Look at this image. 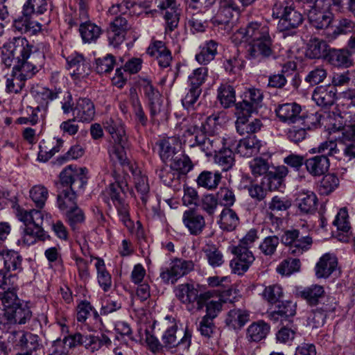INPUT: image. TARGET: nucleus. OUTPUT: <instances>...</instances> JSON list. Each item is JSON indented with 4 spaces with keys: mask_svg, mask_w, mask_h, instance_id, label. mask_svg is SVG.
<instances>
[{
    "mask_svg": "<svg viewBox=\"0 0 355 355\" xmlns=\"http://www.w3.org/2000/svg\"><path fill=\"white\" fill-rule=\"evenodd\" d=\"M218 118L209 116L200 125L194 124L184 132V144L189 148L198 147L207 156L214 155V162L222 171H227L234 164V154L224 148L225 139L215 135Z\"/></svg>",
    "mask_w": 355,
    "mask_h": 355,
    "instance_id": "f257e3e1",
    "label": "nucleus"
},
{
    "mask_svg": "<svg viewBox=\"0 0 355 355\" xmlns=\"http://www.w3.org/2000/svg\"><path fill=\"white\" fill-rule=\"evenodd\" d=\"M28 41L21 37H14L4 44L1 52L2 62L7 67L12 66L13 71H19L20 76L31 77L44 64V55L40 51H33Z\"/></svg>",
    "mask_w": 355,
    "mask_h": 355,
    "instance_id": "f03ea898",
    "label": "nucleus"
},
{
    "mask_svg": "<svg viewBox=\"0 0 355 355\" xmlns=\"http://www.w3.org/2000/svg\"><path fill=\"white\" fill-rule=\"evenodd\" d=\"M236 44L247 42L246 58L248 59L268 58L273 55V41L269 27L258 21L249 22L240 28L232 36Z\"/></svg>",
    "mask_w": 355,
    "mask_h": 355,
    "instance_id": "7ed1b4c3",
    "label": "nucleus"
},
{
    "mask_svg": "<svg viewBox=\"0 0 355 355\" xmlns=\"http://www.w3.org/2000/svg\"><path fill=\"white\" fill-rule=\"evenodd\" d=\"M86 168L66 167L60 173V183L58 186L57 203L62 211L76 208L78 189H82L87 183Z\"/></svg>",
    "mask_w": 355,
    "mask_h": 355,
    "instance_id": "20e7f679",
    "label": "nucleus"
},
{
    "mask_svg": "<svg viewBox=\"0 0 355 355\" xmlns=\"http://www.w3.org/2000/svg\"><path fill=\"white\" fill-rule=\"evenodd\" d=\"M272 17L279 19L277 29L280 32L291 34L295 33L304 21L302 14L295 8L293 1L277 2L272 8Z\"/></svg>",
    "mask_w": 355,
    "mask_h": 355,
    "instance_id": "39448f33",
    "label": "nucleus"
},
{
    "mask_svg": "<svg viewBox=\"0 0 355 355\" xmlns=\"http://www.w3.org/2000/svg\"><path fill=\"white\" fill-rule=\"evenodd\" d=\"M104 128L115 143L109 151L110 160L114 165L127 164L128 158L125 148L127 146L128 137L124 125L120 120L110 118L104 123Z\"/></svg>",
    "mask_w": 355,
    "mask_h": 355,
    "instance_id": "423d86ee",
    "label": "nucleus"
},
{
    "mask_svg": "<svg viewBox=\"0 0 355 355\" xmlns=\"http://www.w3.org/2000/svg\"><path fill=\"white\" fill-rule=\"evenodd\" d=\"M16 215L25 225L24 230V243L31 245L35 242L37 238L44 239L45 234L42 227L44 216L41 211L37 209L27 211L18 208Z\"/></svg>",
    "mask_w": 355,
    "mask_h": 355,
    "instance_id": "0eeeda50",
    "label": "nucleus"
},
{
    "mask_svg": "<svg viewBox=\"0 0 355 355\" xmlns=\"http://www.w3.org/2000/svg\"><path fill=\"white\" fill-rule=\"evenodd\" d=\"M175 294L182 303L191 305L197 310H201L213 296L210 291L199 293L194 285L189 283L178 285L175 289Z\"/></svg>",
    "mask_w": 355,
    "mask_h": 355,
    "instance_id": "6e6552de",
    "label": "nucleus"
},
{
    "mask_svg": "<svg viewBox=\"0 0 355 355\" xmlns=\"http://www.w3.org/2000/svg\"><path fill=\"white\" fill-rule=\"evenodd\" d=\"M127 188L126 181L121 180L110 184L105 191V194L109 198V200L106 201L107 203L110 205V200L112 202L121 216V220L125 225H128L127 222H130L127 205L125 203L123 198Z\"/></svg>",
    "mask_w": 355,
    "mask_h": 355,
    "instance_id": "1a4fd4ad",
    "label": "nucleus"
},
{
    "mask_svg": "<svg viewBox=\"0 0 355 355\" xmlns=\"http://www.w3.org/2000/svg\"><path fill=\"white\" fill-rule=\"evenodd\" d=\"M281 241L288 246V252L294 257H299L311 248L312 238L309 235H303L298 230H286L282 235Z\"/></svg>",
    "mask_w": 355,
    "mask_h": 355,
    "instance_id": "9d476101",
    "label": "nucleus"
},
{
    "mask_svg": "<svg viewBox=\"0 0 355 355\" xmlns=\"http://www.w3.org/2000/svg\"><path fill=\"white\" fill-rule=\"evenodd\" d=\"M8 340L13 345L26 349V352H31L32 354H35L42 347L37 335L24 331H12L9 332Z\"/></svg>",
    "mask_w": 355,
    "mask_h": 355,
    "instance_id": "9b49d317",
    "label": "nucleus"
},
{
    "mask_svg": "<svg viewBox=\"0 0 355 355\" xmlns=\"http://www.w3.org/2000/svg\"><path fill=\"white\" fill-rule=\"evenodd\" d=\"M193 268L194 263L192 261L175 259L169 268L162 269L160 277L165 283L175 284L181 277L193 270Z\"/></svg>",
    "mask_w": 355,
    "mask_h": 355,
    "instance_id": "f8f14e48",
    "label": "nucleus"
},
{
    "mask_svg": "<svg viewBox=\"0 0 355 355\" xmlns=\"http://www.w3.org/2000/svg\"><path fill=\"white\" fill-rule=\"evenodd\" d=\"M263 100V94L260 89L250 88L243 95V101L235 104L236 113L252 114L257 111Z\"/></svg>",
    "mask_w": 355,
    "mask_h": 355,
    "instance_id": "ddd939ff",
    "label": "nucleus"
},
{
    "mask_svg": "<svg viewBox=\"0 0 355 355\" xmlns=\"http://www.w3.org/2000/svg\"><path fill=\"white\" fill-rule=\"evenodd\" d=\"M182 222L190 234L193 236L200 235L206 226L205 217L193 208L184 211Z\"/></svg>",
    "mask_w": 355,
    "mask_h": 355,
    "instance_id": "4468645a",
    "label": "nucleus"
},
{
    "mask_svg": "<svg viewBox=\"0 0 355 355\" xmlns=\"http://www.w3.org/2000/svg\"><path fill=\"white\" fill-rule=\"evenodd\" d=\"M95 112L94 103L87 98H78L73 110L75 119L80 122L92 121L94 118Z\"/></svg>",
    "mask_w": 355,
    "mask_h": 355,
    "instance_id": "2eb2a0df",
    "label": "nucleus"
},
{
    "mask_svg": "<svg viewBox=\"0 0 355 355\" xmlns=\"http://www.w3.org/2000/svg\"><path fill=\"white\" fill-rule=\"evenodd\" d=\"M308 19L316 29H324L331 24L333 15L325 8H311L308 12Z\"/></svg>",
    "mask_w": 355,
    "mask_h": 355,
    "instance_id": "dca6fc26",
    "label": "nucleus"
},
{
    "mask_svg": "<svg viewBox=\"0 0 355 355\" xmlns=\"http://www.w3.org/2000/svg\"><path fill=\"white\" fill-rule=\"evenodd\" d=\"M157 173L165 185L177 191L180 189L182 182H184L185 179L182 177V174L168 165L157 170Z\"/></svg>",
    "mask_w": 355,
    "mask_h": 355,
    "instance_id": "f3484780",
    "label": "nucleus"
},
{
    "mask_svg": "<svg viewBox=\"0 0 355 355\" xmlns=\"http://www.w3.org/2000/svg\"><path fill=\"white\" fill-rule=\"evenodd\" d=\"M176 331L177 327L175 326H172L165 331L162 336L163 347L172 348L182 345L185 348H188L191 345V334L186 329L183 338L178 340L176 336Z\"/></svg>",
    "mask_w": 355,
    "mask_h": 355,
    "instance_id": "a211bd4d",
    "label": "nucleus"
},
{
    "mask_svg": "<svg viewBox=\"0 0 355 355\" xmlns=\"http://www.w3.org/2000/svg\"><path fill=\"white\" fill-rule=\"evenodd\" d=\"M325 61L338 67H349L352 64L351 53L346 49H329Z\"/></svg>",
    "mask_w": 355,
    "mask_h": 355,
    "instance_id": "6ab92c4d",
    "label": "nucleus"
},
{
    "mask_svg": "<svg viewBox=\"0 0 355 355\" xmlns=\"http://www.w3.org/2000/svg\"><path fill=\"white\" fill-rule=\"evenodd\" d=\"M301 106L295 103L279 105L275 113L282 122L296 123L301 112Z\"/></svg>",
    "mask_w": 355,
    "mask_h": 355,
    "instance_id": "aec40b11",
    "label": "nucleus"
},
{
    "mask_svg": "<svg viewBox=\"0 0 355 355\" xmlns=\"http://www.w3.org/2000/svg\"><path fill=\"white\" fill-rule=\"evenodd\" d=\"M159 156L162 161H171L180 152V142L176 137H169L162 140L159 144Z\"/></svg>",
    "mask_w": 355,
    "mask_h": 355,
    "instance_id": "412c9836",
    "label": "nucleus"
},
{
    "mask_svg": "<svg viewBox=\"0 0 355 355\" xmlns=\"http://www.w3.org/2000/svg\"><path fill=\"white\" fill-rule=\"evenodd\" d=\"M263 178V182L266 183L268 190H277L282 184L283 179L288 175V170L285 166L272 167Z\"/></svg>",
    "mask_w": 355,
    "mask_h": 355,
    "instance_id": "4be33fe9",
    "label": "nucleus"
},
{
    "mask_svg": "<svg viewBox=\"0 0 355 355\" xmlns=\"http://www.w3.org/2000/svg\"><path fill=\"white\" fill-rule=\"evenodd\" d=\"M338 265L336 257L329 253L324 254L315 266L318 278H327L336 270Z\"/></svg>",
    "mask_w": 355,
    "mask_h": 355,
    "instance_id": "5701e85b",
    "label": "nucleus"
},
{
    "mask_svg": "<svg viewBox=\"0 0 355 355\" xmlns=\"http://www.w3.org/2000/svg\"><path fill=\"white\" fill-rule=\"evenodd\" d=\"M336 96V89L334 87H318L312 95L313 100L321 107L332 105L335 102Z\"/></svg>",
    "mask_w": 355,
    "mask_h": 355,
    "instance_id": "b1692460",
    "label": "nucleus"
},
{
    "mask_svg": "<svg viewBox=\"0 0 355 355\" xmlns=\"http://www.w3.org/2000/svg\"><path fill=\"white\" fill-rule=\"evenodd\" d=\"M295 315V305L291 301L282 302L277 306V309L269 313L270 320L290 323L291 318Z\"/></svg>",
    "mask_w": 355,
    "mask_h": 355,
    "instance_id": "393cba45",
    "label": "nucleus"
},
{
    "mask_svg": "<svg viewBox=\"0 0 355 355\" xmlns=\"http://www.w3.org/2000/svg\"><path fill=\"white\" fill-rule=\"evenodd\" d=\"M297 296L304 300L309 305H317L324 299V290L322 286L313 284L297 291Z\"/></svg>",
    "mask_w": 355,
    "mask_h": 355,
    "instance_id": "a878e982",
    "label": "nucleus"
},
{
    "mask_svg": "<svg viewBox=\"0 0 355 355\" xmlns=\"http://www.w3.org/2000/svg\"><path fill=\"white\" fill-rule=\"evenodd\" d=\"M305 166L313 176H320L329 168V159L325 155H317L306 159Z\"/></svg>",
    "mask_w": 355,
    "mask_h": 355,
    "instance_id": "bb28decb",
    "label": "nucleus"
},
{
    "mask_svg": "<svg viewBox=\"0 0 355 355\" xmlns=\"http://www.w3.org/2000/svg\"><path fill=\"white\" fill-rule=\"evenodd\" d=\"M7 320L11 323L25 324L27 320L31 318V311L27 304L23 302L19 304L8 309L6 313H4Z\"/></svg>",
    "mask_w": 355,
    "mask_h": 355,
    "instance_id": "cd10ccee",
    "label": "nucleus"
},
{
    "mask_svg": "<svg viewBox=\"0 0 355 355\" xmlns=\"http://www.w3.org/2000/svg\"><path fill=\"white\" fill-rule=\"evenodd\" d=\"M250 320L249 311L244 309L234 308L227 313L225 323L234 329H240Z\"/></svg>",
    "mask_w": 355,
    "mask_h": 355,
    "instance_id": "c85d7f7f",
    "label": "nucleus"
},
{
    "mask_svg": "<svg viewBox=\"0 0 355 355\" xmlns=\"http://www.w3.org/2000/svg\"><path fill=\"white\" fill-rule=\"evenodd\" d=\"M260 141L254 135L241 139L236 145V150L243 157H251L259 152Z\"/></svg>",
    "mask_w": 355,
    "mask_h": 355,
    "instance_id": "c756f323",
    "label": "nucleus"
},
{
    "mask_svg": "<svg viewBox=\"0 0 355 355\" xmlns=\"http://www.w3.org/2000/svg\"><path fill=\"white\" fill-rule=\"evenodd\" d=\"M270 325L263 320L252 323L247 329L246 338L249 342H259L270 332Z\"/></svg>",
    "mask_w": 355,
    "mask_h": 355,
    "instance_id": "7c9ffc66",
    "label": "nucleus"
},
{
    "mask_svg": "<svg viewBox=\"0 0 355 355\" xmlns=\"http://www.w3.org/2000/svg\"><path fill=\"white\" fill-rule=\"evenodd\" d=\"M237 119L236 121V128L237 132L241 135L252 134L261 129V123L259 119H254L252 121H248V117L251 114H241L236 113Z\"/></svg>",
    "mask_w": 355,
    "mask_h": 355,
    "instance_id": "2f4dec72",
    "label": "nucleus"
},
{
    "mask_svg": "<svg viewBox=\"0 0 355 355\" xmlns=\"http://www.w3.org/2000/svg\"><path fill=\"white\" fill-rule=\"evenodd\" d=\"M0 257L3 261V270L5 271L21 270L22 257L17 252L5 248Z\"/></svg>",
    "mask_w": 355,
    "mask_h": 355,
    "instance_id": "473e14b6",
    "label": "nucleus"
},
{
    "mask_svg": "<svg viewBox=\"0 0 355 355\" xmlns=\"http://www.w3.org/2000/svg\"><path fill=\"white\" fill-rule=\"evenodd\" d=\"M298 208L302 212L311 214L317 209L318 198L311 191H302L297 198Z\"/></svg>",
    "mask_w": 355,
    "mask_h": 355,
    "instance_id": "72a5a7b5",
    "label": "nucleus"
},
{
    "mask_svg": "<svg viewBox=\"0 0 355 355\" xmlns=\"http://www.w3.org/2000/svg\"><path fill=\"white\" fill-rule=\"evenodd\" d=\"M329 45L322 40L313 38L309 40L306 50V55L312 59L323 58L325 60V56L329 49Z\"/></svg>",
    "mask_w": 355,
    "mask_h": 355,
    "instance_id": "f704fd0d",
    "label": "nucleus"
},
{
    "mask_svg": "<svg viewBox=\"0 0 355 355\" xmlns=\"http://www.w3.org/2000/svg\"><path fill=\"white\" fill-rule=\"evenodd\" d=\"M62 144L63 141L61 139H57L55 141L53 139L42 142L40 145L38 159L43 162L48 161L56 153L60 151Z\"/></svg>",
    "mask_w": 355,
    "mask_h": 355,
    "instance_id": "c9c22d12",
    "label": "nucleus"
},
{
    "mask_svg": "<svg viewBox=\"0 0 355 355\" xmlns=\"http://www.w3.org/2000/svg\"><path fill=\"white\" fill-rule=\"evenodd\" d=\"M67 62L73 74L77 77H85L90 71L89 64L82 55L69 56Z\"/></svg>",
    "mask_w": 355,
    "mask_h": 355,
    "instance_id": "e433bc0d",
    "label": "nucleus"
},
{
    "mask_svg": "<svg viewBox=\"0 0 355 355\" xmlns=\"http://www.w3.org/2000/svg\"><path fill=\"white\" fill-rule=\"evenodd\" d=\"M31 15H26L23 13V16L14 21L13 26L15 30L21 33H29L33 35L40 30V24L31 20Z\"/></svg>",
    "mask_w": 355,
    "mask_h": 355,
    "instance_id": "4c0bfd02",
    "label": "nucleus"
},
{
    "mask_svg": "<svg viewBox=\"0 0 355 355\" xmlns=\"http://www.w3.org/2000/svg\"><path fill=\"white\" fill-rule=\"evenodd\" d=\"M218 43L214 40L206 42L196 59L201 64H207L213 60L217 53Z\"/></svg>",
    "mask_w": 355,
    "mask_h": 355,
    "instance_id": "58836bf2",
    "label": "nucleus"
},
{
    "mask_svg": "<svg viewBox=\"0 0 355 355\" xmlns=\"http://www.w3.org/2000/svg\"><path fill=\"white\" fill-rule=\"evenodd\" d=\"M79 31L84 42H95L101 33V29L96 24L85 21L80 23Z\"/></svg>",
    "mask_w": 355,
    "mask_h": 355,
    "instance_id": "ea45409f",
    "label": "nucleus"
},
{
    "mask_svg": "<svg viewBox=\"0 0 355 355\" xmlns=\"http://www.w3.org/2000/svg\"><path fill=\"white\" fill-rule=\"evenodd\" d=\"M134 182L135 189L140 195L142 204L146 205L148 200L150 191L148 178L140 172L135 173H134Z\"/></svg>",
    "mask_w": 355,
    "mask_h": 355,
    "instance_id": "a19ab883",
    "label": "nucleus"
},
{
    "mask_svg": "<svg viewBox=\"0 0 355 355\" xmlns=\"http://www.w3.org/2000/svg\"><path fill=\"white\" fill-rule=\"evenodd\" d=\"M218 99L225 108L235 105L236 95L233 87L228 84H222L218 89Z\"/></svg>",
    "mask_w": 355,
    "mask_h": 355,
    "instance_id": "79ce46f5",
    "label": "nucleus"
},
{
    "mask_svg": "<svg viewBox=\"0 0 355 355\" xmlns=\"http://www.w3.org/2000/svg\"><path fill=\"white\" fill-rule=\"evenodd\" d=\"M239 223L236 213L230 208L224 209L220 215V227L227 231L234 230Z\"/></svg>",
    "mask_w": 355,
    "mask_h": 355,
    "instance_id": "37998d69",
    "label": "nucleus"
},
{
    "mask_svg": "<svg viewBox=\"0 0 355 355\" xmlns=\"http://www.w3.org/2000/svg\"><path fill=\"white\" fill-rule=\"evenodd\" d=\"M334 307L332 304H327L325 308L316 309L313 310L308 318V322L313 328H319L324 325L327 318V312L333 311Z\"/></svg>",
    "mask_w": 355,
    "mask_h": 355,
    "instance_id": "c03bdc74",
    "label": "nucleus"
},
{
    "mask_svg": "<svg viewBox=\"0 0 355 355\" xmlns=\"http://www.w3.org/2000/svg\"><path fill=\"white\" fill-rule=\"evenodd\" d=\"M61 94L60 89L51 90L47 88H42L40 92L37 93L35 96L37 101L40 104L37 107V110L45 111L47 108L49 102L59 97Z\"/></svg>",
    "mask_w": 355,
    "mask_h": 355,
    "instance_id": "a18cd8bd",
    "label": "nucleus"
},
{
    "mask_svg": "<svg viewBox=\"0 0 355 355\" xmlns=\"http://www.w3.org/2000/svg\"><path fill=\"white\" fill-rule=\"evenodd\" d=\"M221 180V175L216 172L203 171L198 177L197 183L200 187L211 190L217 187Z\"/></svg>",
    "mask_w": 355,
    "mask_h": 355,
    "instance_id": "49530a36",
    "label": "nucleus"
},
{
    "mask_svg": "<svg viewBox=\"0 0 355 355\" xmlns=\"http://www.w3.org/2000/svg\"><path fill=\"white\" fill-rule=\"evenodd\" d=\"M340 117L345 120L344 125L338 128L343 130V137L345 139H355V112H343Z\"/></svg>",
    "mask_w": 355,
    "mask_h": 355,
    "instance_id": "de8ad7c7",
    "label": "nucleus"
},
{
    "mask_svg": "<svg viewBox=\"0 0 355 355\" xmlns=\"http://www.w3.org/2000/svg\"><path fill=\"white\" fill-rule=\"evenodd\" d=\"M170 166L175 171L182 174V177L185 178L186 174L192 168L191 161L189 157L181 152L175 156L171 160Z\"/></svg>",
    "mask_w": 355,
    "mask_h": 355,
    "instance_id": "09e8293b",
    "label": "nucleus"
},
{
    "mask_svg": "<svg viewBox=\"0 0 355 355\" xmlns=\"http://www.w3.org/2000/svg\"><path fill=\"white\" fill-rule=\"evenodd\" d=\"M339 185V179L333 173L325 175L320 181L318 191L321 195L327 196Z\"/></svg>",
    "mask_w": 355,
    "mask_h": 355,
    "instance_id": "8fccbe9b",
    "label": "nucleus"
},
{
    "mask_svg": "<svg viewBox=\"0 0 355 355\" xmlns=\"http://www.w3.org/2000/svg\"><path fill=\"white\" fill-rule=\"evenodd\" d=\"M202 251L206 256L209 264L212 267H218L223 263V255L216 245H206L203 248Z\"/></svg>",
    "mask_w": 355,
    "mask_h": 355,
    "instance_id": "3c124183",
    "label": "nucleus"
},
{
    "mask_svg": "<svg viewBox=\"0 0 355 355\" xmlns=\"http://www.w3.org/2000/svg\"><path fill=\"white\" fill-rule=\"evenodd\" d=\"M95 266L98 272V282L103 290L106 292L112 286V278L109 272L105 268L104 261L101 259H97Z\"/></svg>",
    "mask_w": 355,
    "mask_h": 355,
    "instance_id": "603ef678",
    "label": "nucleus"
},
{
    "mask_svg": "<svg viewBox=\"0 0 355 355\" xmlns=\"http://www.w3.org/2000/svg\"><path fill=\"white\" fill-rule=\"evenodd\" d=\"M47 9V0H28L23 6L22 13L26 15H31L32 14L42 15Z\"/></svg>",
    "mask_w": 355,
    "mask_h": 355,
    "instance_id": "864d4df0",
    "label": "nucleus"
},
{
    "mask_svg": "<svg viewBox=\"0 0 355 355\" xmlns=\"http://www.w3.org/2000/svg\"><path fill=\"white\" fill-rule=\"evenodd\" d=\"M163 15L165 21V33H170L178 26L180 10L179 8L167 9Z\"/></svg>",
    "mask_w": 355,
    "mask_h": 355,
    "instance_id": "5fc2aeb1",
    "label": "nucleus"
},
{
    "mask_svg": "<svg viewBox=\"0 0 355 355\" xmlns=\"http://www.w3.org/2000/svg\"><path fill=\"white\" fill-rule=\"evenodd\" d=\"M48 196V190L44 186L36 185L30 190V197L37 208H43Z\"/></svg>",
    "mask_w": 355,
    "mask_h": 355,
    "instance_id": "6e6d98bb",
    "label": "nucleus"
},
{
    "mask_svg": "<svg viewBox=\"0 0 355 355\" xmlns=\"http://www.w3.org/2000/svg\"><path fill=\"white\" fill-rule=\"evenodd\" d=\"M249 166L252 175L254 177L261 176L267 174L270 171L269 162L261 157H256L249 162Z\"/></svg>",
    "mask_w": 355,
    "mask_h": 355,
    "instance_id": "4d7b16f0",
    "label": "nucleus"
},
{
    "mask_svg": "<svg viewBox=\"0 0 355 355\" xmlns=\"http://www.w3.org/2000/svg\"><path fill=\"white\" fill-rule=\"evenodd\" d=\"M17 290H10L8 291H3L0 294V301L3 307L4 313L8 311V309H12L14 306L19 304L21 302L17 295Z\"/></svg>",
    "mask_w": 355,
    "mask_h": 355,
    "instance_id": "13d9d810",
    "label": "nucleus"
},
{
    "mask_svg": "<svg viewBox=\"0 0 355 355\" xmlns=\"http://www.w3.org/2000/svg\"><path fill=\"white\" fill-rule=\"evenodd\" d=\"M8 272L0 269V288L4 291L18 290L17 277Z\"/></svg>",
    "mask_w": 355,
    "mask_h": 355,
    "instance_id": "bf43d9fd",
    "label": "nucleus"
},
{
    "mask_svg": "<svg viewBox=\"0 0 355 355\" xmlns=\"http://www.w3.org/2000/svg\"><path fill=\"white\" fill-rule=\"evenodd\" d=\"M327 76V71L325 68L322 66H318L314 67L308 73L304 80L310 85L314 86L322 83Z\"/></svg>",
    "mask_w": 355,
    "mask_h": 355,
    "instance_id": "052dcab7",
    "label": "nucleus"
},
{
    "mask_svg": "<svg viewBox=\"0 0 355 355\" xmlns=\"http://www.w3.org/2000/svg\"><path fill=\"white\" fill-rule=\"evenodd\" d=\"M116 63L114 57L111 54H107L103 58H98L95 60V70L98 73L110 72Z\"/></svg>",
    "mask_w": 355,
    "mask_h": 355,
    "instance_id": "680f3d73",
    "label": "nucleus"
},
{
    "mask_svg": "<svg viewBox=\"0 0 355 355\" xmlns=\"http://www.w3.org/2000/svg\"><path fill=\"white\" fill-rule=\"evenodd\" d=\"M279 244V239L277 236H266L259 245V250L266 256L273 255Z\"/></svg>",
    "mask_w": 355,
    "mask_h": 355,
    "instance_id": "e2e57ef3",
    "label": "nucleus"
},
{
    "mask_svg": "<svg viewBox=\"0 0 355 355\" xmlns=\"http://www.w3.org/2000/svg\"><path fill=\"white\" fill-rule=\"evenodd\" d=\"M263 297L270 304H275L283 297L282 288L278 284L266 286L263 292Z\"/></svg>",
    "mask_w": 355,
    "mask_h": 355,
    "instance_id": "0e129e2a",
    "label": "nucleus"
},
{
    "mask_svg": "<svg viewBox=\"0 0 355 355\" xmlns=\"http://www.w3.org/2000/svg\"><path fill=\"white\" fill-rule=\"evenodd\" d=\"M300 261L298 259H287L284 260L278 266L277 272L282 275H290L297 272L300 268Z\"/></svg>",
    "mask_w": 355,
    "mask_h": 355,
    "instance_id": "69168bd1",
    "label": "nucleus"
},
{
    "mask_svg": "<svg viewBox=\"0 0 355 355\" xmlns=\"http://www.w3.org/2000/svg\"><path fill=\"white\" fill-rule=\"evenodd\" d=\"M150 116L153 121L163 119L166 116V107L161 98L149 102Z\"/></svg>",
    "mask_w": 355,
    "mask_h": 355,
    "instance_id": "338daca9",
    "label": "nucleus"
},
{
    "mask_svg": "<svg viewBox=\"0 0 355 355\" xmlns=\"http://www.w3.org/2000/svg\"><path fill=\"white\" fill-rule=\"evenodd\" d=\"M216 198L222 205L228 208L232 207L236 201L234 191L228 187H220L216 193Z\"/></svg>",
    "mask_w": 355,
    "mask_h": 355,
    "instance_id": "774afa93",
    "label": "nucleus"
}]
</instances>
